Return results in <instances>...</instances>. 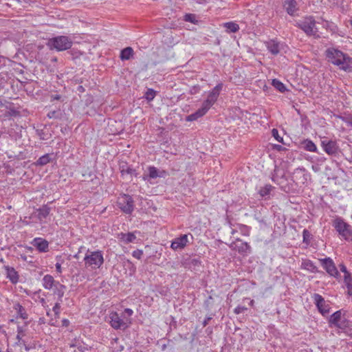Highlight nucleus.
<instances>
[{
  "instance_id": "f257e3e1",
  "label": "nucleus",
  "mask_w": 352,
  "mask_h": 352,
  "mask_svg": "<svg viewBox=\"0 0 352 352\" xmlns=\"http://www.w3.org/2000/svg\"><path fill=\"white\" fill-rule=\"evenodd\" d=\"M325 56L329 63L337 65L340 69L352 72V58L348 54L338 49L329 47L326 50Z\"/></svg>"
},
{
  "instance_id": "f03ea898",
  "label": "nucleus",
  "mask_w": 352,
  "mask_h": 352,
  "mask_svg": "<svg viewBox=\"0 0 352 352\" xmlns=\"http://www.w3.org/2000/svg\"><path fill=\"white\" fill-rule=\"evenodd\" d=\"M132 314L133 309H117L111 312L109 322L114 329H124L130 322V317Z\"/></svg>"
},
{
  "instance_id": "7ed1b4c3",
  "label": "nucleus",
  "mask_w": 352,
  "mask_h": 352,
  "mask_svg": "<svg viewBox=\"0 0 352 352\" xmlns=\"http://www.w3.org/2000/svg\"><path fill=\"white\" fill-rule=\"evenodd\" d=\"M73 42L70 38L67 36H57L50 38L47 45L51 50H55L57 52H62L71 49Z\"/></svg>"
},
{
  "instance_id": "20e7f679",
  "label": "nucleus",
  "mask_w": 352,
  "mask_h": 352,
  "mask_svg": "<svg viewBox=\"0 0 352 352\" xmlns=\"http://www.w3.org/2000/svg\"><path fill=\"white\" fill-rule=\"evenodd\" d=\"M85 265L86 267H91L92 269H98L104 263L103 254L101 250H96L91 252L87 250L84 257Z\"/></svg>"
},
{
  "instance_id": "39448f33",
  "label": "nucleus",
  "mask_w": 352,
  "mask_h": 352,
  "mask_svg": "<svg viewBox=\"0 0 352 352\" xmlns=\"http://www.w3.org/2000/svg\"><path fill=\"white\" fill-rule=\"evenodd\" d=\"M117 204L121 211L125 214H131L134 210V200L128 194H120L118 197Z\"/></svg>"
},
{
  "instance_id": "423d86ee",
  "label": "nucleus",
  "mask_w": 352,
  "mask_h": 352,
  "mask_svg": "<svg viewBox=\"0 0 352 352\" xmlns=\"http://www.w3.org/2000/svg\"><path fill=\"white\" fill-rule=\"evenodd\" d=\"M333 227L337 232L346 241L352 240V230L351 226L341 218L333 221Z\"/></svg>"
},
{
  "instance_id": "0eeeda50",
  "label": "nucleus",
  "mask_w": 352,
  "mask_h": 352,
  "mask_svg": "<svg viewBox=\"0 0 352 352\" xmlns=\"http://www.w3.org/2000/svg\"><path fill=\"white\" fill-rule=\"evenodd\" d=\"M319 261L322 267L324 268V270H325L327 274L337 279L340 278V273L333 261L330 257L320 258L319 259Z\"/></svg>"
},
{
  "instance_id": "6e6552de",
  "label": "nucleus",
  "mask_w": 352,
  "mask_h": 352,
  "mask_svg": "<svg viewBox=\"0 0 352 352\" xmlns=\"http://www.w3.org/2000/svg\"><path fill=\"white\" fill-rule=\"evenodd\" d=\"M297 26L308 36L315 35L317 32L316 21L312 17L306 18L304 21L298 23Z\"/></svg>"
},
{
  "instance_id": "1a4fd4ad",
  "label": "nucleus",
  "mask_w": 352,
  "mask_h": 352,
  "mask_svg": "<svg viewBox=\"0 0 352 352\" xmlns=\"http://www.w3.org/2000/svg\"><path fill=\"white\" fill-rule=\"evenodd\" d=\"M321 146L324 151L330 155H336L338 151L339 147L336 141L324 140L321 142Z\"/></svg>"
},
{
  "instance_id": "9d476101",
  "label": "nucleus",
  "mask_w": 352,
  "mask_h": 352,
  "mask_svg": "<svg viewBox=\"0 0 352 352\" xmlns=\"http://www.w3.org/2000/svg\"><path fill=\"white\" fill-rule=\"evenodd\" d=\"M30 244L39 252L45 253L49 251V242L43 238L36 237L30 242Z\"/></svg>"
},
{
  "instance_id": "9b49d317",
  "label": "nucleus",
  "mask_w": 352,
  "mask_h": 352,
  "mask_svg": "<svg viewBox=\"0 0 352 352\" xmlns=\"http://www.w3.org/2000/svg\"><path fill=\"white\" fill-rule=\"evenodd\" d=\"M188 234H182L179 237L175 238L171 243L170 248L174 250L184 249L188 243Z\"/></svg>"
},
{
  "instance_id": "f8f14e48",
  "label": "nucleus",
  "mask_w": 352,
  "mask_h": 352,
  "mask_svg": "<svg viewBox=\"0 0 352 352\" xmlns=\"http://www.w3.org/2000/svg\"><path fill=\"white\" fill-rule=\"evenodd\" d=\"M236 241L239 242L240 244H238L237 251L238 252L243 255L247 256L252 252V248L247 242H243L242 240L239 238L236 239Z\"/></svg>"
},
{
  "instance_id": "ddd939ff",
  "label": "nucleus",
  "mask_w": 352,
  "mask_h": 352,
  "mask_svg": "<svg viewBox=\"0 0 352 352\" xmlns=\"http://www.w3.org/2000/svg\"><path fill=\"white\" fill-rule=\"evenodd\" d=\"M6 276L13 284H16L19 281V274L15 269L12 267L6 266Z\"/></svg>"
},
{
  "instance_id": "4468645a",
  "label": "nucleus",
  "mask_w": 352,
  "mask_h": 352,
  "mask_svg": "<svg viewBox=\"0 0 352 352\" xmlns=\"http://www.w3.org/2000/svg\"><path fill=\"white\" fill-rule=\"evenodd\" d=\"M43 286L46 289H53L56 287V283L54 277L50 274L44 276L43 278Z\"/></svg>"
},
{
  "instance_id": "2eb2a0df",
  "label": "nucleus",
  "mask_w": 352,
  "mask_h": 352,
  "mask_svg": "<svg viewBox=\"0 0 352 352\" xmlns=\"http://www.w3.org/2000/svg\"><path fill=\"white\" fill-rule=\"evenodd\" d=\"M284 7L287 14L291 16H293L298 10L296 0H285Z\"/></svg>"
},
{
  "instance_id": "dca6fc26",
  "label": "nucleus",
  "mask_w": 352,
  "mask_h": 352,
  "mask_svg": "<svg viewBox=\"0 0 352 352\" xmlns=\"http://www.w3.org/2000/svg\"><path fill=\"white\" fill-rule=\"evenodd\" d=\"M70 348L75 349L74 352H85L89 350L88 345L80 340H75L70 344Z\"/></svg>"
},
{
  "instance_id": "f3484780",
  "label": "nucleus",
  "mask_w": 352,
  "mask_h": 352,
  "mask_svg": "<svg viewBox=\"0 0 352 352\" xmlns=\"http://www.w3.org/2000/svg\"><path fill=\"white\" fill-rule=\"evenodd\" d=\"M274 188V187L271 184H265L258 190V193L260 197L267 200L270 199V193Z\"/></svg>"
},
{
  "instance_id": "a211bd4d",
  "label": "nucleus",
  "mask_w": 352,
  "mask_h": 352,
  "mask_svg": "<svg viewBox=\"0 0 352 352\" xmlns=\"http://www.w3.org/2000/svg\"><path fill=\"white\" fill-rule=\"evenodd\" d=\"M134 51L131 47H126L120 51V58L122 60H128L133 58Z\"/></svg>"
},
{
  "instance_id": "6ab92c4d",
  "label": "nucleus",
  "mask_w": 352,
  "mask_h": 352,
  "mask_svg": "<svg viewBox=\"0 0 352 352\" xmlns=\"http://www.w3.org/2000/svg\"><path fill=\"white\" fill-rule=\"evenodd\" d=\"M301 147L309 152H316V145L309 139L303 140L300 142Z\"/></svg>"
},
{
  "instance_id": "aec40b11",
  "label": "nucleus",
  "mask_w": 352,
  "mask_h": 352,
  "mask_svg": "<svg viewBox=\"0 0 352 352\" xmlns=\"http://www.w3.org/2000/svg\"><path fill=\"white\" fill-rule=\"evenodd\" d=\"M148 174L144 175L143 176L144 180H148L149 179H155L157 177H162L160 174H159L158 169L155 166H149L148 167Z\"/></svg>"
},
{
  "instance_id": "412c9836",
  "label": "nucleus",
  "mask_w": 352,
  "mask_h": 352,
  "mask_svg": "<svg viewBox=\"0 0 352 352\" xmlns=\"http://www.w3.org/2000/svg\"><path fill=\"white\" fill-rule=\"evenodd\" d=\"M119 239L124 242L125 244H128L129 243L133 242L135 239L136 236L133 232H128V233H123L121 232L119 234Z\"/></svg>"
},
{
  "instance_id": "4be33fe9",
  "label": "nucleus",
  "mask_w": 352,
  "mask_h": 352,
  "mask_svg": "<svg viewBox=\"0 0 352 352\" xmlns=\"http://www.w3.org/2000/svg\"><path fill=\"white\" fill-rule=\"evenodd\" d=\"M223 88V84L219 83L211 91L209 92L208 97H209L212 101L216 102L219 96L220 91Z\"/></svg>"
},
{
  "instance_id": "5701e85b",
  "label": "nucleus",
  "mask_w": 352,
  "mask_h": 352,
  "mask_svg": "<svg viewBox=\"0 0 352 352\" xmlns=\"http://www.w3.org/2000/svg\"><path fill=\"white\" fill-rule=\"evenodd\" d=\"M302 266L305 270H307L312 273L320 272L315 264L310 260H305L302 263Z\"/></svg>"
},
{
  "instance_id": "b1692460",
  "label": "nucleus",
  "mask_w": 352,
  "mask_h": 352,
  "mask_svg": "<svg viewBox=\"0 0 352 352\" xmlns=\"http://www.w3.org/2000/svg\"><path fill=\"white\" fill-rule=\"evenodd\" d=\"M51 208L47 204L43 205L40 208L37 209V216L40 221L43 219H45L50 214Z\"/></svg>"
},
{
  "instance_id": "393cba45",
  "label": "nucleus",
  "mask_w": 352,
  "mask_h": 352,
  "mask_svg": "<svg viewBox=\"0 0 352 352\" xmlns=\"http://www.w3.org/2000/svg\"><path fill=\"white\" fill-rule=\"evenodd\" d=\"M120 170L122 175L124 174H129L131 176L134 175L135 177L138 176V173H136V170L133 168L132 167L128 166L126 164H124L120 165Z\"/></svg>"
},
{
  "instance_id": "a878e982",
  "label": "nucleus",
  "mask_w": 352,
  "mask_h": 352,
  "mask_svg": "<svg viewBox=\"0 0 352 352\" xmlns=\"http://www.w3.org/2000/svg\"><path fill=\"white\" fill-rule=\"evenodd\" d=\"M52 161L51 155L49 153L45 154L40 157L34 163V164L36 166H43L48 163H50Z\"/></svg>"
},
{
  "instance_id": "bb28decb",
  "label": "nucleus",
  "mask_w": 352,
  "mask_h": 352,
  "mask_svg": "<svg viewBox=\"0 0 352 352\" xmlns=\"http://www.w3.org/2000/svg\"><path fill=\"white\" fill-rule=\"evenodd\" d=\"M66 287L60 284L59 282L56 283V287H54L53 289L54 294L58 296V300H60V298L63 296Z\"/></svg>"
},
{
  "instance_id": "cd10ccee",
  "label": "nucleus",
  "mask_w": 352,
  "mask_h": 352,
  "mask_svg": "<svg viewBox=\"0 0 352 352\" xmlns=\"http://www.w3.org/2000/svg\"><path fill=\"white\" fill-rule=\"evenodd\" d=\"M267 47L268 50L274 55H276L279 53V45L276 41L274 40H271L267 43Z\"/></svg>"
},
{
  "instance_id": "c85d7f7f",
  "label": "nucleus",
  "mask_w": 352,
  "mask_h": 352,
  "mask_svg": "<svg viewBox=\"0 0 352 352\" xmlns=\"http://www.w3.org/2000/svg\"><path fill=\"white\" fill-rule=\"evenodd\" d=\"M223 27L228 33H235L239 30V25L232 21L223 23Z\"/></svg>"
},
{
  "instance_id": "c756f323",
  "label": "nucleus",
  "mask_w": 352,
  "mask_h": 352,
  "mask_svg": "<svg viewBox=\"0 0 352 352\" xmlns=\"http://www.w3.org/2000/svg\"><path fill=\"white\" fill-rule=\"evenodd\" d=\"M312 299L316 306V308H324L325 306V300L321 295L318 294H314L312 296Z\"/></svg>"
},
{
  "instance_id": "7c9ffc66",
  "label": "nucleus",
  "mask_w": 352,
  "mask_h": 352,
  "mask_svg": "<svg viewBox=\"0 0 352 352\" xmlns=\"http://www.w3.org/2000/svg\"><path fill=\"white\" fill-rule=\"evenodd\" d=\"M341 316H342V313H341L340 310L336 311L335 313H333L331 315V316L329 319V322L331 324H333L336 327H340L341 326H340L339 322L340 320Z\"/></svg>"
},
{
  "instance_id": "2f4dec72",
  "label": "nucleus",
  "mask_w": 352,
  "mask_h": 352,
  "mask_svg": "<svg viewBox=\"0 0 352 352\" xmlns=\"http://www.w3.org/2000/svg\"><path fill=\"white\" fill-rule=\"evenodd\" d=\"M344 282L347 288V295L352 296V274L344 276Z\"/></svg>"
},
{
  "instance_id": "473e14b6",
  "label": "nucleus",
  "mask_w": 352,
  "mask_h": 352,
  "mask_svg": "<svg viewBox=\"0 0 352 352\" xmlns=\"http://www.w3.org/2000/svg\"><path fill=\"white\" fill-rule=\"evenodd\" d=\"M206 113L203 111H201V109H199L195 113H191L190 115H188L186 117V120L188 121V122L195 121V120H197L198 118L202 117Z\"/></svg>"
},
{
  "instance_id": "72a5a7b5",
  "label": "nucleus",
  "mask_w": 352,
  "mask_h": 352,
  "mask_svg": "<svg viewBox=\"0 0 352 352\" xmlns=\"http://www.w3.org/2000/svg\"><path fill=\"white\" fill-rule=\"evenodd\" d=\"M272 86L281 93H284L287 89L285 85L278 79H273L272 81Z\"/></svg>"
},
{
  "instance_id": "f704fd0d",
  "label": "nucleus",
  "mask_w": 352,
  "mask_h": 352,
  "mask_svg": "<svg viewBox=\"0 0 352 352\" xmlns=\"http://www.w3.org/2000/svg\"><path fill=\"white\" fill-rule=\"evenodd\" d=\"M214 101H212L209 97H208L207 99L203 102L201 107L200 109L205 113H206L210 109V108L214 104Z\"/></svg>"
},
{
  "instance_id": "c9c22d12",
  "label": "nucleus",
  "mask_w": 352,
  "mask_h": 352,
  "mask_svg": "<svg viewBox=\"0 0 352 352\" xmlns=\"http://www.w3.org/2000/svg\"><path fill=\"white\" fill-rule=\"evenodd\" d=\"M82 175L84 177L83 181L85 182H92L94 178H96V175L89 168L85 170Z\"/></svg>"
},
{
  "instance_id": "e433bc0d",
  "label": "nucleus",
  "mask_w": 352,
  "mask_h": 352,
  "mask_svg": "<svg viewBox=\"0 0 352 352\" xmlns=\"http://www.w3.org/2000/svg\"><path fill=\"white\" fill-rule=\"evenodd\" d=\"M156 95V91L153 89H148L144 94V98L148 101H152Z\"/></svg>"
},
{
  "instance_id": "4c0bfd02",
  "label": "nucleus",
  "mask_w": 352,
  "mask_h": 352,
  "mask_svg": "<svg viewBox=\"0 0 352 352\" xmlns=\"http://www.w3.org/2000/svg\"><path fill=\"white\" fill-rule=\"evenodd\" d=\"M185 21L190 22L193 24H197L198 21L196 19V15L195 14H186L184 16Z\"/></svg>"
},
{
  "instance_id": "58836bf2",
  "label": "nucleus",
  "mask_w": 352,
  "mask_h": 352,
  "mask_svg": "<svg viewBox=\"0 0 352 352\" xmlns=\"http://www.w3.org/2000/svg\"><path fill=\"white\" fill-rule=\"evenodd\" d=\"M302 237H303V243H306L307 245H309L310 240L311 239V234L308 230L305 229L303 230Z\"/></svg>"
},
{
  "instance_id": "ea45409f",
  "label": "nucleus",
  "mask_w": 352,
  "mask_h": 352,
  "mask_svg": "<svg viewBox=\"0 0 352 352\" xmlns=\"http://www.w3.org/2000/svg\"><path fill=\"white\" fill-rule=\"evenodd\" d=\"M338 118L344 122L348 126L352 128V116H339Z\"/></svg>"
},
{
  "instance_id": "a19ab883",
  "label": "nucleus",
  "mask_w": 352,
  "mask_h": 352,
  "mask_svg": "<svg viewBox=\"0 0 352 352\" xmlns=\"http://www.w3.org/2000/svg\"><path fill=\"white\" fill-rule=\"evenodd\" d=\"M272 135L278 142L283 143V138L279 135L278 131L276 129L272 130Z\"/></svg>"
},
{
  "instance_id": "79ce46f5",
  "label": "nucleus",
  "mask_w": 352,
  "mask_h": 352,
  "mask_svg": "<svg viewBox=\"0 0 352 352\" xmlns=\"http://www.w3.org/2000/svg\"><path fill=\"white\" fill-rule=\"evenodd\" d=\"M67 54L70 55L71 58L72 60H75L76 58H78L80 57V56L81 55V53L80 52L76 51V50H74L68 51Z\"/></svg>"
},
{
  "instance_id": "37998d69",
  "label": "nucleus",
  "mask_w": 352,
  "mask_h": 352,
  "mask_svg": "<svg viewBox=\"0 0 352 352\" xmlns=\"http://www.w3.org/2000/svg\"><path fill=\"white\" fill-rule=\"evenodd\" d=\"M36 134L39 137L41 140H48L47 134L44 132L43 129L36 130Z\"/></svg>"
},
{
  "instance_id": "c03bdc74",
  "label": "nucleus",
  "mask_w": 352,
  "mask_h": 352,
  "mask_svg": "<svg viewBox=\"0 0 352 352\" xmlns=\"http://www.w3.org/2000/svg\"><path fill=\"white\" fill-rule=\"evenodd\" d=\"M47 116L49 118H50V119H52V118H54V119H58V118H60V113H59V112H58V111H55V110H54V111H50V112L47 113Z\"/></svg>"
},
{
  "instance_id": "a18cd8bd",
  "label": "nucleus",
  "mask_w": 352,
  "mask_h": 352,
  "mask_svg": "<svg viewBox=\"0 0 352 352\" xmlns=\"http://www.w3.org/2000/svg\"><path fill=\"white\" fill-rule=\"evenodd\" d=\"M142 254H143V251L141 250H134L132 253L133 256L138 259H140L142 258Z\"/></svg>"
},
{
  "instance_id": "49530a36",
  "label": "nucleus",
  "mask_w": 352,
  "mask_h": 352,
  "mask_svg": "<svg viewBox=\"0 0 352 352\" xmlns=\"http://www.w3.org/2000/svg\"><path fill=\"white\" fill-rule=\"evenodd\" d=\"M340 270L344 273V276L350 274L351 273L347 270L346 267L344 264L341 263L339 265Z\"/></svg>"
},
{
  "instance_id": "de8ad7c7",
  "label": "nucleus",
  "mask_w": 352,
  "mask_h": 352,
  "mask_svg": "<svg viewBox=\"0 0 352 352\" xmlns=\"http://www.w3.org/2000/svg\"><path fill=\"white\" fill-rule=\"evenodd\" d=\"M54 100H63V96L60 94H52L50 96V101Z\"/></svg>"
},
{
  "instance_id": "09e8293b",
  "label": "nucleus",
  "mask_w": 352,
  "mask_h": 352,
  "mask_svg": "<svg viewBox=\"0 0 352 352\" xmlns=\"http://www.w3.org/2000/svg\"><path fill=\"white\" fill-rule=\"evenodd\" d=\"M190 263L193 266H198L201 265V261L198 258H192L190 260Z\"/></svg>"
},
{
  "instance_id": "8fccbe9b",
  "label": "nucleus",
  "mask_w": 352,
  "mask_h": 352,
  "mask_svg": "<svg viewBox=\"0 0 352 352\" xmlns=\"http://www.w3.org/2000/svg\"><path fill=\"white\" fill-rule=\"evenodd\" d=\"M55 267H56V271L58 273L60 274L62 272L61 264L60 263H56L55 265Z\"/></svg>"
},
{
  "instance_id": "3c124183",
  "label": "nucleus",
  "mask_w": 352,
  "mask_h": 352,
  "mask_svg": "<svg viewBox=\"0 0 352 352\" xmlns=\"http://www.w3.org/2000/svg\"><path fill=\"white\" fill-rule=\"evenodd\" d=\"M57 315L58 314V311H57V309H48V311H47V316H50V315Z\"/></svg>"
},
{
  "instance_id": "603ef678",
  "label": "nucleus",
  "mask_w": 352,
  "mask_h": 352,
  "mask_svg": "<svg viewBox=\"0 0 352 352\" xmlns=\"http://www.w3.org/2000/svg\"><path fill=\"white\" fill-rule=\"evenodd\" d=\"M238 242L236 241V240L234 242H232L230 245V248H232V250H237V247H238Z\"/></svg>"
},
{
  "instance_id": "864d4df0",
  "label": "nucleus",
  "mask_w": 352,
  "mask_h": 352,
  "mask_svg": "<svg viewBox=\"0 0 352 352\" xmlns=\"http://www.w3.org/2000/svg\"><path fill=\"white\" fill-rule=\"evenodd\" d=\"M77 91H78V92H80V93H83V92H85V89L84 88V87H83V86H82V85H78V86L77 87Z\"/></svg>"
},
{
  "instance_id": "5fc2aeb1",
  "label": "nucleus",
  "mask_w": 352,
  "mask_h": 352,
  "mask_svg": "<svg viewBox=\"0 0 352 352\" xmlns=\"http://www.w3.org/2000/svg\"><path fill=\"white\" fill-rule=\"evenodd\" d=\"M318 310H319V311L320 312V314H321L322 315H323V316H324V315H325L326 314H328V313H329V309H318Z\"/></svg>"
},
{
  "instance_id": "6e6d98bb",
  "label": "nucleus",
  "mask_w": 352,
  "mask_h": 352,
  "mask_svg": "<svg viewBox=\"0 0 352 352\" xmlns=\"http://www.w3.org/2000/svg\"><path fill=\"white\" fill-rule=\"evenodd\" d=\"M62 323H63V326L67 327V326H68V325H69V320H67V319H63V320H62Z\"/></svg>"
},
{
  "instance_id": "4d7b16f0",
  "label": "nucleus",
  "mask_w": 352,
  "mask_h": 352,
  "mask_svg": "<svg viewBox=\"0 0 352 352\" xmlns=\"http://www.w3.org/2000/svg\"><path fill=\"white\" fill-rule=\"evenodd\" d=\"M11 115L16 116L19 114V112L14 109H10Z\"/></svg>"
},
{
  "instance_id": "13d9d810",
  "label": "nucleus",
  "mask_w": 352,
  "mask_h": 352,
  "mask_svg": "<svg viewBox=\"0 0 352 352\" xmlns=\"http://www.w3.org/2000/svg\"><path fill=\"white\" fill-rule=\"evenodd\" d=\"M241 310H242V309H234V313H235L236 314H241Z\"/></svg>"
},
{
  "instance_id": "bf43d9fd",
  "label": "nucleus",
  "mask_w": 352,
  "mask_h": 352,
  "mask_svg": "<svg viewBox=\"0 0 352 352\" xmlns=\"http://www.w3.org/2000/svg\"><path fill=\"white\" fill-rule=\"evenodd\" d=\"M276 148L277 150L280 151L281 148H282V146L280 145H276Z\"/></svg>"
},
{
  "instance_id": "052dcab7",
  "label": "nucleus",
  "mask_w": 352,
  "mask_h": 352,
  "mask_svg": "<svg viewBox=\"0 0 352 352\" xmlns=\"http://www.w3.org/2000/svg\"><path fill=\"white\" fill-rule=\"evenodd\" d=\"M53 308H60V305L58 302H56Z\"/></svg>"
},
{
  "instance_id": "680f3d73",
  "label": "nucleus",
  "mask_w": 352,
  "mask_h": 352,
  "mask_svg": "<svg viewBox=\"0 0 352 352\" xmlns=\"http://www.w3.org/2000/svg\"><path fill=\"white\" fill-rule=\"evenodd\" d=\"M32 0H21L20 1H23L25 3H28L30 1H32Z\"/></svg>"
},
{
  "instance_id": "e2e57ef3",
  "label": "nucleus",
  "mask_w": 352,
  "mask_h": 352,
  "mask_svg": "<svg viewBox=\"0 0 352 352\" xmlns=\"http://www.w3.org/2000/svg\"><path fill=\"white\" fill-rule=\"evenodd\" d=\"M50 322L51 323V324H53V325H54L56 324V322H54L53 320H50Z\"/></svg>"
},
{
  "instance_id": "0e129e2a",
  "label": "nucleus",
  "mask_w": 352,
  "mask_h": 352,
  "mask_svg": "<svg viewBox=\"0 0 352 352\" xmlns=\"http://www.w3.org/2000/svg\"><path fill=\"white\" fill-rule=\"evenodd\" d=\"M74 258H78V253L74 255Z\"/></svg>"
},
{
  "instance_id": "69168bd1",
  "label": "nucleus",
  "mask_w": 352,
  "mask_h": 352,
  "mask_svg": "<svg viewBox=\"0 0 352 352\" xmlns=\"http://www.w3.org/2000/svg\"><path fill=\"white\" fill-rule=\"evenodd\" d=\"M17 306H18V307H19V309L23 308V307H22L21 305H19V304L17 305Z\"/></svg>"
},
{
  "instance_id": "338daca9",
  "label": "nucleus",
  "mask_w": 352,
  "mask_h": 352,
  "mask_svg": "<svg viewBox=\"0 0 352 352\" xmlns=\"http://www.w3.org/2000/svg\"><path fill=\"white\" fill-rule=\"evenodd\" d=\"M350 25L352 26V19L349 21Z\"/></svg>"
},
{
  "instance_id": "774afa93",
  "label": "nucleus",
  "mask_w": 352,
  "mask_h": 352,
  "mask_svg": "<svg viewBox=\"0 0 352 352\" xmlns=\"http://www.w3.org/2000/svg\"><path fill=\"white\" fill-rule=\"evenodd\" d=\"M235 232H236V231L234 230H232V234H234Z\"/></svg>"
}]
</instances>
